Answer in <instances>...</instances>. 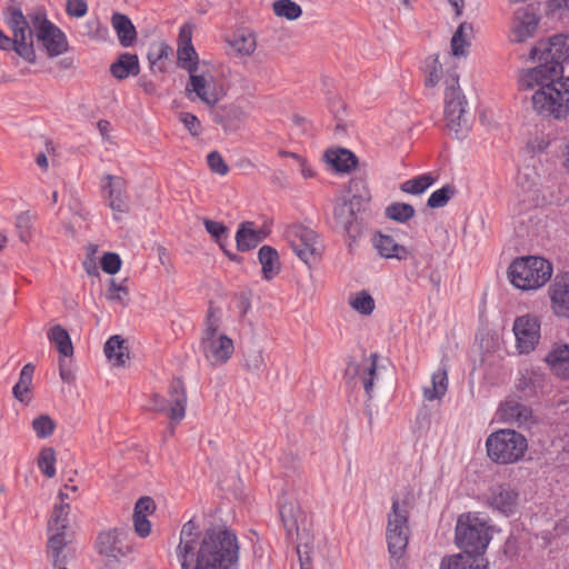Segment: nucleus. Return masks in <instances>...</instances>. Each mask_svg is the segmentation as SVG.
<instances>
[{
    "label": "nucleus",
    "mask_w": 569,
    "mask_h": 569,
    "mask_svg": "<svg viewBox=\"0 0 569 569\" xmlns=\"http://www.w3.org/2000/svg\"><path fill=\"white\" fill-rule=\"evenodd\" d=\"M69 503H61L54 507L51 519L48 523L49 532L66 535V530L69 526Z\"/></svg>",
    "instance_id": "obj_40"
},
{
    "label": "nucleus",
    "mask_w": 569,
    "mask_h": 569,
    "mask_svg": "<svg viewBox=\"0 0 569 569\" xmlns=\"http://www.w3.org/2000/svg\"><path fill=\"white\" fill-rule=\"evenodd\" d=\"M348 193L350 194V197H347L348 200L351 201L356 207L359 206L366 209L371 200L370 191L365 179L362 178H353L350 180Z\"/></svg>",
    "instance_id": "obj_38"
},
{
    "label": "nucleus",
    "mask_w": 569,
    "mask_h": 569,
    "mask_svg": "<svg viewBox=\"0 0 569 569\" xmlns=\"http://www.w3.org/2000/svg\"><path fill=\"white\" fill-rule=\"evenodd\" d=\"M500 418L518 426L526 425L532 418V411L529 407L516 400H507L499 408Z\"/></svg>",
    "instance_id": "obj_27"
},
{
    "label": "nucleus",
    "mask_w": 569,
    "mask_h": 569,
    "mask_svg": "<svg viewBox=\"0 0 569 569\" xmlns=\"http://www.w3.org/2000/svg\"><path fill=\"white\" fill-rule=\"evenodd\" d=\"M264 367L261 350H251L244 356V368L252 373H259Z\"/></svg>",
    "instance_id": "obj_55"
},
{
    "label": "nucleus",
    "mask_w": 569,
    "mask_h": 569,
    "mask_svg": "<svg viewBox=\"0 0 569 569\" xmlns=\"http://www.w3.org/2000/svg\"><path fill=\"white\" fill-rule=\"evenodd\" d=\"M373 246L378 250L379 254L385 258L403 260L409 256L408 249L397 243L391 236L382 233L376 234L373 238Z\"/></svg>",
    "instance_id": "obj_30"
},
{
    "label": "nucleus",
    "mask_w": 569,
    "mask_h": 569,
    "mask_svg": "<svg viewBox=\"0 0 569 569\" xmlns=\"http://www.w3.org/2000/svg\"><path fill=\"white\" fill-rule=\"evenodd\" d=\"M413 505L415 495L411 491H407L401 500L392 498L386 531L388 550L392 558H401L408 546L410 536L408 519Z\"/></svg>",
    "instance_id": "obj_5"
},
{
    "label": "nucleus",
    "mask_w": 569,
    "mask_h": 569,
    "mask_svg": "<svg viewBox=\"0 0 569 569\" xmlns=\"http://www.w3.org/2000/svg\"><path fill=\"white\" fill-rule=\"evenodd\" d=\"M272 9L277 17L291 21L299 19L302 14L301 7L292 0H276Z\"/></svg>",
    "instance_id": "obj_45"
},
{
    "label": "nucleus",
    "mask_w": 569,
    "mask_h": 569,
    "mask_svg": "<svg viewBox=\"0 0 569 569\" xmlns=\"http://www.w3.org/2000/svg\"><path fill=\"white\" fill-rule=\"evenodd\" d=\"M212 120L224 131H234L247 119L244 109L236 103L224 104L211 110Z\"/></svg>",
    "instance_id": "obj_18"
},
{
    "label": "nucleus",
    "mask_w": 569,
    "mask_h": 569,
    "mask_svg": "<svg viewBox=\"0 0 569 569\" xmlns=\"http://www.w3.org/2000/svg\"><path fill=\"white\" fill-rule=\"evenodd\" d=\"M542 76L543 78L531 81L530 86L525 83L522 76L520 87L525 89L539 87L531 97L532 107L538 114L557 120L566 118L569 113V78L560 76L548 79L547 74L542 73Z\"/></svg>",
    "instance_id": "obj_2"
},
{
    "label": "nucleus",
    "mask_w": 569,
    "mask_h": 569,
    "mask_svg": "<svg viewBox=\"0 0 569 569\" xmlns=\"http://www.w3.org/2000/svg\"><path fill=\"white\" fill-rule=\"evenodd\" d=\"M207 163L210 170L217 174L226 176L229 167L218 151H212L207 156Z\"/></svg>",
    "instance_id": "obj_59"
},
{
    "label": "nucleus",
    "mask_w": 569,
    "mask_h": 569,
    "mask_svg": "<svg viewBox=\"0 0 569 569\" xmlns=\"http://www.w3.org/2000/svg\"><path fill=\"white\" fill-rule=\"evenodd\" d=\"M203 226L206 231L212 237V239L224 250L226 241L228 239L229 229L222 222L213 221L208 218L203 219Z\"/></svg>",
    "instance_id": "obj_48"
},
{
    "label": "nucleus",
    "mask_w": 569,
    "mask_h": 569,
    "mask_svg": "<svg viewBox=\"0 0 569 569\" xmlns=\"http://www.w3.org/2000/svg\"><path fill=\"white\" fill-rule=\"evenodd\" d=\"M251 221L242 222L236 233L237 249L241 252L252 250L261 243L267 233L262 230H254Z\"/></svg>",
    "instance_id": "obj_25"
},
{
    "label": "nucleus",
    "mask_w": 569,
    "mask_h": 569,
    "mask_svg": "<svg viewBox=\"0 0 569 569\" xmlns=\"http://www.w3.org/2000/svg\"><path fill=\"white\" fill-rule=\"evenodd\" d=\"M120 532L118 529H109L102 531L98 535L97 538V550L100 555L118 559L120 557H126L130 548L123 547L121 542Z\"/></svg>",
    "instance_id": "obj_21"
},
{
    "label": "nucleus",
    "mask_w": 569,
    "mask_h": 569,
    "mask_svg": "<svg viewBox=\"0 0 569 569\" xmlns=\"http://www.w3.org/2000/svg\"><path fill=\"white\" fill-rule=\"evenodd\" d=\"M111 74L118 80H124L129 76H138L140 72L139 59L132 53H121L110 66Z\"/></svg>",
    "instance_id": "obj_31"
},
{
    "label": "nucleus",
    "mask_w": 569,
    "mask_h": 569,
    "mask_svg": "<svg viewBox=\"0 0 569 569\" xmlns=\"http://www.w3.org/2000/svg\"><path fill=\"white\" fill-rule=\"evenodd\" d=\"M67 13L71 17L81 18L88 11V6L84 0H67Z\"/></svg>",
    "instance_id": "obj_63"
},
{
    "label": "nucleus",
    "mask_w": 569,
    "mask_h": 569,
    "mask_svg": "<svg viewBox=\"0 0 569 569\" xmlns=\"http://www.w3.org/2000/svg\"><path fill=\"white\" fill-rule=\"evenodd\" d=\"M298 511L299 509L293 501H288L287 499H281L279 501L280 518L288 533L298 529Z\"/></svg>",
    "instance_id": "obj_41"
},
{
    "label": "nucleus",
    "mask_w": 569,
    "mask_h": 569,
    "mask_svg": "<svg viewBox=\"0 0 569 569\" xmlns=\"http://www.w3.org/2000/svg\"><path fill=\"white\" fill-rule=\"evenodd\" d=\"M37 40L47 50L49 57H57L68 50V41L64 33L53 23L39 30Z\"/></svg>",
    "instance_id": "obj_20"
},
{
    "label": "nucleus",
    "mask_w": 569,
    "mask_h": 569,
    "mask_svg": "<svg viewBox=\"0 0 569 569\" xmlns=\"http://www.w3.org/2000/svg\"><path fill=\"white\" fill-rule=\"evenodd\" d=\"M111 24L122 47L128 48L137 40V30L128 16L114 12L111 17Z\"/></svg>",
    "instance_id": "obj_29"
},
{
    "label": "nucleus",
    "mask_w": 569,
    "mask_h": 569,
    "mask_svg": "<svg viewBox=\"0 0 569 569\" xmlns=\"http://www.w3.org/2000/svg\"><path fill=\"white\" fill-rule=\"evenodd\" d=\"M513 332L517 347L521 353H528L535 349L540 339V322L536 316L526 315L518 317L513 322Z\"/></svg>",
    "instance_id": "obj_15"
},
{
    "label": "nucleus",
    "mask_w": 569,
    "mask_h": 569,
    "mask_svg": "<svg viewBox=\"0 0 569 569\" xmlns=\"http://www.w3.org/2000/svg\"><path fill=\"white\" fill-rule=\"evenodd\" d=\"M351 308L363 316H369L375 310V300L366 290L357 292L349 301Z\"/></svg>",
    "instance_id": "obj_47"
},
{
    "label": "nucleus",
    "mask_w": 569,
    "mask_h": 569,
    "mask_svg": "<svg viewBox=\"0 0 569 569\" xmlns=\"http://www.w3.org/2000/svg\"><path fill=\"white\" fill-rule=\"evenodd\" d=\"M156 510V505L152 498L141 497L138 499L134 506L133 516L143 515L147 517L148 513H152Z\"/></svg>",
    "instance_id": "obj_62"
},
{
    "label": "nucleus",
    "mask_w": 569,
    "mask_h": 569,
    "mask_svg": "<svg viewBox=\"0 0 569 569\" xmlns=\"http://www.w3.org/2000/svg\"><path fill=\"white\" fill-rule=\"evenodd\" d=\"M171 51V48L166 43H160L158 46L152 47L148 53V60L151 67L157 64L158 61L167 59Z\"/></svg>",
    "instance_id": "obj_61"
},
{
    "label": "nucleus",
    "mask_w": 569,
    "mask_h": 569,
    "mask_svg": "<svg viewBox=\"0 0 569 569\" xmlns=\"http://www.w3.org/2000/svg\"><path fill=\"white\" fill-rule=\"evenodd\" d=\"M133 526H134L136 532L141 538H146V537H148L150 535L151 523L147 519V517H144L143 515H141V516H133Z\"/></svg>",
    "instance_id": "obj_64"
},
{
    "label": "nucleus",
    "mask_w": 569,
    "mask_h": 569,
    "mask_svg": "<svg viewBox=\"0 0 569 569\" xmlns=\"http://www.w3.org/2000/svg\"><path fill=\"white\" fill-rule=\"evenodd\" d=\"M186 92L188 96L194 93L199 100L210 108L216 107L224 96L222 88L218 86L213 76L197 74L196 72L189 74Z\"/></svg>",
    "instance_id": "obj_14"
},
{
    "label": "nucleus",
    "mask_w": 569,
    "mask_h": 569,
    "mask_svg": "<svg viewBox=\"0 0 569 569\" xmlns=\"http://www.w3.org/2000/svg\"><path fill=\"white\" fill-rule=\"evenodd\" d=\"M56 451L51 447L43 448L38 457V467L44 476L52 478L56 475Z\"/></svg>",
    "instance_id": "obj_51"
},
{
    "label": "nucleus",
    "mask_w": 569,
    "mask_h": 569,
    "mask_svg": "<svg viewBox=\"0 0 569 569\" xmlns=\"http://www.w3.org/2000/svg\"><path fill=\"white\" fill-rule=\"evenodd\" d=\"M467 100L459 87L456 72L448 73L445 92V120L455 138L463 139L471 129V117L467 110Z\"/></svg>",
    "instance_id": "obj_6"
},
{
    "label": "nucleus",
    "mask_w": 569,
    "mask_h": 569,
    "mask_svg": "<svg viewBox=\"0 0 569 569\" xmlns=\"http://www.w3.org/2000/svg\"><path fill=\"white\" fill-rule=\"evenodd\" d=\"M415 216V208L411 204L403 202H393L386 208V217L405 223Z\"/></svg>",
    "instance_id": "obj_46"
},
{
    "label": "nucleus",
    "mask_w": 569,
    "mask_h": 569,
    "mask_svg": "<svg viewBox=\"0 0 569 569\" xmlns=\"http://www.w3.org/2000/svg\"><path fill=\"white\" fill-rule=\"evenodd\" d=\"M104 355L113 366L122 367L129 359V350L126 341L118 335L111 336L104 343Z\"/></svg>",
    "instance_id": "obj_33"
},
{
    "label": "nucleus",
    "mask_w": 569,
    "mask_h": 569,
    "mask_svg": "<svg viewBox=\"0 0 569 569\" xmlns=\"http://www.w3.org/2000/svg\"><path fill=\"white\" fill-rule=\"evenodd\" d=\"M472 31V26L462 22L451 38V51L455 57H461L467 54L469 42L466 39V32Z\"/></svg>",
    "instance_id": "obj_44"
},
{
    "label": "nucleus",
    "mask_w": 569,
    "mask_h": 569,
    "mask_svg": "<svg viewBox=\"0 0 569 569\" xmlns=\"http://www.w3.org/2000/svg\"><path fill=\"white\" fill-rule=\"evenodd\" d=\"M286 239L293 252L307 264L319 254L317 233L300 223L292 224L286 230Z\"/></svg>",
    "instance_id": "obj_12"
},
{
    "label": "nucleus",
    "mask_w": 569,
    "mask_h": 569,
    "mask_svg": "<svg viewBox=\"0 0 569 569\" xmlns=\"http://www.w3.org/2000/svg\"><path fill=\"white\" fill-rule=\"evenodd\" d=\"M3 14L12 37L4 34L0 30V49L3 51H14L24 61L34 63L37 54L33 46V31L29 29L22 9L19 6L11 4L6 8Z\"/></svg>",
    "instance_id": "obj_4"
},
{
    "label": "nucleus",
    "mask_w": 569,
    "mask_h": 569,
    "mask_svg": "<svg viewBox=\"0 0 569 569\" xmlns=\"http://www.w3.org/2000/svg\"><path fill=\"white\" fill-rule=\"evenodd\" d=\"M551 308L558 317L569 318V277H556L549 287Z\"/></svg>",
    "instance_id": "obj_22"
},
{
    "label": "nucleus",
    "mask_w": 569,
    "mask_h": 569,
    "mask_svg": "<svg viewBox=\"0 0 569 569\" xmlns=\"http://www.w3.org/2000/svg\"><path fill=\"white\" fill-rule=\"evenodd\" d=\"M433 182L435 178L430 173H425L401 183L400 190L417 196L423 193Z\"/></svg>",
    "instance_id": "obj_42"
},
{
    "label": "nucleus",
    "mask_w": 569,
    "mask_h": 569,
    "mask_svg": "<svg viewBox=\"0 0 569 569\" xmlns=\"http://www.w3.org/2000/svg\"><path fill=\"white\" fill-rule=\"evenodd\" d=\"M518 492L509 485H497L491 488L489 505L506 516L513 515L518 506Z\"/></svg>",
    "instance_id": "obj_19"
},
{
    "label": "nucleus",
    "mask_w": 569,
    "mask_h": 569,
    "mask_svg": "<svg viewBox=\"0 0 569 569\" xmlns=\"http://www.w3.org/2000/svg\"><path fill=\"white\" fill-rule=\"evenodd\" d=\"M106 184L102 186L104 198L109 207L116 212H128L127 182L123 178L112 174H106L102 179Z\"/></svg>",
    "instance_id": "obj_16"
},
{
    "label": "nucleus",
    "mask_w": 569,
    "mask_h": 569,
    "mask_svg": "<svg viewBox=\"0 0 569 569\" xmlns=\"http://www.w3.org/2000/svg\"><path fill=\"white\" fill-rule=\"evenodd\" d=\"M439 569H488V561L485 557L462 552L443 557Z\"/></svg>",
    "instance_id": "obj_26"
},
{
    "label": "nucleus",
    "mask_w": 569,
    "mask_h": 569,
    "mask_svg": "<svg viewBox=\"0 0 569 569\" xmlns=\"http://www.w3.org/2000/svg\"><path fill=\"white\" fill-rule=\"evenodd\" d=\"M513 33L517 42H523L533 36L539 24V18L530 11L518 10L515 18Z\"/></svg>",
    "instance_id": "obj_28"
},
{
    "label": "nucleus",
    "mask_w": 569,
    "mask_h": 569,
    "mask_svg": "<svg viewBox=\"0 0 569 569\" xmlns=\"http://www.w3.org/2000/svg\"><path fill=\"white\" fill-rule=\"evenodd\" d=\"M31 426L37 437L41 439L50 437L57 427L54 420L48 415H40L34 418Z\"/></svg>",
    "instance_id": "obj_52"
},
{
    "label": "nucleus",
    "mask_w": 569,
    "mask_h": 569,
    "mask_svg": "<svg viewBox=\"0 0 569 569\" xmlns=\"http://www.w3.org/2000/svg\"><path fill=\"white\" fill-rule=\"evenodd\" d=\"M129 291L123 283H117L114 279L110 280V288L107 293V299L110 301H117L122 306L127 305Z\"/></svg>",
    "instance_id": "obj_56"
},
{
    "label": "nucleus",
    "mask_w": 569,
    "mask_h": 569,
    "mask_svg": "<svg viewBox=\"0 0 569 569\" xmlns=\"http://www.w3.org/2000/svg\"><path fill=\"white\" fill-rule=\"evenodd\" d=\"M455 186L446 184L430 194L427 201V206L432 209L442 208L449 202V200L455 196Z\"/></svg>",
    "instance_id": "obj_50"
},
{
    "label": "nucleus",
    "mask_w": 569,
    "mask_h": 569,
    "mask_svg": "<svg viewBox=\"0 0 569 569\" xmlns=\"http://www.w3.org/2000/svg\"><path fill=\"white\" fill-rule=\"evenodd\" d=\"M448 390V372L445 367L432 373L431 386L423 388V397L428 401L441 399Z\"/></svg>",
    "instance_id": "obj_36"
},
{
    "label": "nucleus",
    "mask_w": 569,
    "mask_h": 569,
    "mask_svg": "<svg viewBox=\"0 0 569 569\" xmlns=\"http://www.w3.org/2000/svg\"><path fill=\"white\" fill-rule=\"evenodd\" d=\"M488 457L496 463L510 465L521 460L528 449L527 438L512 429H500L486 440Z\"/></svg>",
    "instance_id": "obj_10"
},
{
    "label": "nucleus",
    "mask_w": 569,
    "mask_h": 569,
    "mask_svg": "<svg viewBox=\"0 0 569 569\" xmlns=\"http://www.w3.org/2000/svg\"><path fill=\"white\" fill-rule=\"evenodd\" d=\"M220 322L219 309L211 303L207 312L200 343L204 358L211 365L226 363L234 350L233 341L227 335H218Z\"/></svg>",
    "instance_id": "obj_8"
},
{
    "label": "nucleus",
    "mask_w": 569,
    "mask_h": 569,
    "mask_svg": "<svg viewBox=\"0 0 569 569\" xmlns=\"http://www.w3.org/2000/svg\"><path fill=\"white\" fill-rule=\"evenodd\" d=\"M550 370L559 378L569 379V345L555 342L545 358Z\"/></svg>",
    "instance_id": "obj_23"
},
{
    "label": "nucleus",
    "mask_w": 569,
    "mask_h": 569,
    "mask_svg": "<svg viewBox=\"0 0 569 569\" xmlns=\"http://www.w3.org/2000/svg\"><path fill=\"white\" fill-rule=\"evenodd\" d=\"M31 221L32 217L28 211L22 212L17 217L16 228L22 242H28L30 239Z\"/></svg>",
    "instance_id": "obj_57"
},
{
    "label": "nucleus",
    "mask_w": 569,
    "mask_h": 569,
    "mask_svg": "<svg viewBox=\"0 0 569 569\" xmlns=\"http://www.w3.org/2000/svg\"><path fill=\"white\" fill-rule=\"evenodd\" d=\"M366 209L355 206L347 197H340L333 206L335 227L355 240L362 233V219L359 217Z\"/></svg>",
    "instance_id": "obj_13"
},
{
    "label": "nucleus",
    "mask_w": 569,
    "mask_h": 569,
    "mask_svg": "<svg viewBox=\"0 0 569 569\" xmlns=\"http://www.w3.org/2000/svg\"><path fill=\"white\" fill-rule=\"evenodd\" d=\"M423 71L426 73L425 84L426 87L433 88L440 81V76L442 72V66L439 62L438 54H431L426 58Z\"/></svg>",
    "instance_id": "obj_43"
},
{
    "label": "nucleus",
    "mask_w": 569,
    "mask_h": 569,
    "mask_svg": "<svg viewBox=\"0 0 569 569\" xmlns=\"http://www.w3.org/2000/svg\"><path fill=\"white\" fill-rule=\"evenodd\" d=\"M193 28L189 23H184L180 28L178 37V66L189 72H196L198 69V53L192 46Z\"/></svg>",
    "instance_id": "obj_17"
},
{
    "label": "nucleus",
    "mask_w": 569,
    "mask_h": 569,
    "mask_svg": "<svg viewBox=\"0 0 569 569\" xmlns=\"http://www.w3.org/2000/svg\"><path fill=\"white\" fill-rule=\"evenodd\" d=\"M263 279L271 280L280 271L281 264L278 252L271 246H262L258 252Z\"/></svg>",
    "instance_id": "obj_34"
},
{
    "label": "nucleus",
    "mask_w": 569,
    "mask_h": 569,
    "mask_svg": "<svg viewBox=\"0 0 569 569\" xmlns=\"http://www.w3.org/2000/svg\"><path fill=\"white\" fill-rule=\"evenodd\" d=\"M66 547V535L51 532L47 543V555L53 567H60L67 562V556L63 553Z\"/></svg>",
    "instance_id": "obj_35"
},
{
    "label": "nucleus",
    "mask_w": 569,
    "mask_h": 569,
    "mask_svg": "<svg viewBox=\"0 0 569 569\" xmlns=\"http://www.w3.org/2000/svg\"><path fill=\"white\" fill-rule=\"evenodd\" d=\"M229 43L236 51L246 56L252 53L256 48V39L252 34H233Z\"/></svg>",
    "instance_id": "obj_53"
},
{
    "label": "nucleus",
    "mask_w": 569,
    "mask_h": 569,
    "mask_svg": "<svg viewBox=\"0 0 569 569\" xmlns=\"http://www.w3.org/2000/svg\"><path fill=\"white\" fill-rule=\"evenodd\" d=\"M49 340L56 346L60 355L71 357L73 355V346L69 332L60 325L50 328L48 332Z\"/></svg>",
    "instance_id": "obj_37"
},
{
    "label": "nucleus",
    "mask_w": 569,
    "mask_h": 569,
    "mask_svg": "<svg viewBox=\"0 0 569 569\" xmlns=\"http://www.w3.org/2000/svg\"><path fill=\"white\" fill-rule=\"evenodd\" d=\"M101 269L108 274L117 273L121 268V259L118 253L106 252L101 257Z\"/></svg>",
    "instance_id": "obj_58"
},
{
    "label": "nucleus",
    "mask_w": 569,
    "mask_h": 569,
    "mask_svg": "<svg viewBox=\"0 0 569 569\" xmlns=\"http://www.w3.org/2000/svg\"><path fill=\"white\" fill-rule=\"evenodd\" d=\"M169 400L154 393L151 398V409L157 412H167L171 421L179 422L186 416L187 392L183 381L174 378L169 386Z\"/></svg>",
    "instance_id": "obj_11"
},
{
    "label": "nucleus",
    "mask_w": 569,
    "mask_h": 569,
    "mask_svg": "<svg viewBox=\"0 0 569 569\" xmlns=\"http://www.w3.org/2000/svg\"><path fill=\"white\" fill-rule=\"evenodd\" d=\"M27 18L28 24H32L34 29L36 37L38 36L39 30L42 28H47L48 24H51L52 22L48 20L46 11L42 9H34L28 14H24ZM29 29L32 31V29L29 27Z\"/></svg>",
    "instance_id": "obj_54"
},
{
    "label": "nucleus",
    "mask_w": 569,
    "mask_h": 569,
    "mask_svg": "<svg viewBox=\"0 0 569 569\" xmlns=\"http://www.w3.org/2000/svg\"><path fill=\"white\" fill-rule=\"evenodd\" d=\"M540 377L532 371L526 370L520 372V377L517 381V389L523 393L525 397L535 395L537 387L539 386Z\"/></svg>",
    "instance_id": "obj_49"
},
{
    "label": "nucleus",
    "mask_w": 569,
    "mask_h": 569,
    "mask_svg": "<svg viewBox=\"0 0 569 569\" xmlns=\"http://www.w3.org/2000/svg\"><path fill=\"white\" fill-rule=\"evenodd\" d=\"M196 529L192 520L181 528L176 549L181 569H232L239 558L234 531L226 526H213L199 535Z\"/></svg>",
    "instance_id": "obj_1"
},
{
    "label": "nucleus",
    "mask_w": 569,
    "mask_h": 569,
    "mask_svg": "<svg viewBox=\"0 0 569 569\" xmlns=\"http://www.w3.org/2000/svg\"><path fill=\"white\" fill-rule=\"evenodd\" d=\"M326 160L337 172H350L358 164V158L348 149L339 148L328 150L325 153Z\"/></svg>",
    "instance_id": "obj_32"
},
{
    "label": "nucleus",
    "mask_w": 569,
    "mask_h": 569,
    "mask_svg": "<svg viewBox=\"0 0 569 569\" xmlns=\"http://www.w3.org/2000/svg\"><path fill=\"white\" fill-rule=\"evenodd\" d=\"M552 264L540 257L517 258L508 269L510 282L521 290H535L548 282L552 276Z\"/></svg>",
    "instance_id": "obj_9"
},
{
    "label": "nucleus",
    "mask_w": 569,
    "mask_h": 569,
    "mask_svg": "<svg viewBox=\"0 0 569 569\" xmlns=\"http://www.w3.org/2000/svg\"><path fill=\"white\" fill-rule=\"evenodd\" d=\"M34 372V366L32 363H27L20 371L19 381L13 387V396L17 400L24 402L27 396L30 391V386L32 383V377Z\"/></svg>",
    "instance_id": "obj_39"
},
{
    "label": "nucleus",
    "mask_w": 569,
    "mask_h": 569,
    "mask_svg": "<svg viewBox=\"0 0 569 569\" xmlns=\"http://www.w3.org/2000/svg\"><path fill=\"white\" fill-rule=\"evenodd\" d=\"M180 121L184 124L186 129L190 132L191 136L198 137L201 132V123L199 119L189 112H181L179 114Z\"/></svg>",
    "instance_id": "obj_60"
},
{
    "label": "nucleus",
    "mask_w": 569,
    "mask_h": 569,
    "mask_svg": "<svg viewBox=\"0 0 569 569\" xmlns=\"http://www.w3.org/2000/svg\"><path fill=\"white\" fill-rule=\"evenodd\" d=\"M491 527L477 513H462L456 525V545L465 553L483 557L491 540Z\"/></svg>",
    "instance_id": "obj_7"
},
{
    "label": "nucleus",
    "mask_w": 569,
    "mask_h": 569,
    "mask_svg": "<svg viewBox=\"0 0 569 569\" xmlns=\"http://www.w3.org/2000/svg\"><path fill=\"white\" fill-rule=\"evenodd\" d=\"M377 361L378 355L372 353L368 358L363 359L361 363H355L348 367V372L353 370V375L361 379L363 389L369 399L372 398L373 381L377 373Z\"/></svg>",
    "instance_id": "obj_24"
},
{
    "label": "nucleus",
    "mask_w": 569,
    "mask_h": 569,
    "mask_svg": "<svg viewBox=\"0 0 569 569\" xmlns=\"http://www.w3.org/2000/svg\"><path fill=\"white\" fill-rule=\"evenodd\" d=\"M530 59L538 61V66L526 71L523 81L530 86L531 81H536L543 74L548 79L552 77H560L563 73L562 63L569 58V37L557 34L547 41H539V43L531 48Z\"/></svg>",
    "instance_id": "obj_3"
}]
</instances>
